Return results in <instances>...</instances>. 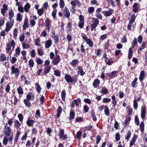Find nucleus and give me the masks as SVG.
I'll return each mask as SVG.
<instances>
[{
    "instance_id": "nucleus-49",
    "label": "nucleus",
    "mask_w": 147,
    "mask_h": 147,
    "mask_svg": "<svg viewBox=\"0 0 147 147\" xmlns=\"http://www.w3.org/2000/svg\"><path fill=\"white\" fill-rule=\"evenodd\" d=\"M44 11V10L43 8H42L37 10V13L39 16H40L43 14Z\"/></svg>"
},
{
    "instance_id": "nucleus-54",
    "label": "nucleus",
    "mask_w": 147,
    "mask_h": 147,
    "mask_svg": "<svg viewBox=\"0 0 147 147\" xmlns=\"http://www.w3.org/2000/svg\"><path fill=\"white\" fill-rule=\"evenodd\" d=\"M40 41V38H37L35 40V45L37 46H40L39 43Z\"/></svg>"
},
{
    "instance_id": "nucleus-55",
    "label": "nucleus",
    "mask_w": 147,
    "mask_h": 147,
    "mask_svg": "<svg viewBox=\"0 0 147 147\" xmlns=\"http://www.w3.org/2000/svg\"><path fill=\"white\" fill-rule=\"evenodd\" d=\"M18 9L19 12L22 13H24V8L21 5H18Z\"/></svg>"
},
{
    "instance_id": "nucleus-30",
    "label": "nucleus",
    "mask_w": 147,
    "mask_h": 147,
    "mask_svg": "<svg viewBox=\"0 0 147 147\" xmlns=\"http://www.w3.org/2000/svg\"><path fill=\"white\" fill-rule=\"evenodd\" d=\"M51 69V67L49 65H47L44 68V73L45 74H47L48 73L50 70Z\"/></svg>"
},
{
    "instance_id": "nucleus-14",
    "label": "nucleus",
    "mask_w": 147,
    "mask_h": 147,
    "mask_svg": "<svg viewBox=\"0 0 147 147\" xmlns=\"http://www.w3.org/2000/svg\"><path fill=\"white\" fill-rule=\"evenodd\" d=\"M26 99L28 100H33L35 98V95L34 94L32 93L29 92L28 94L26 96Z\"/></svg>"
},
{
    "instance_id": "nucleus-57",
    "label": "nucleus",
    "mask_w": 147,
    "mask_h": 147,
    "mask_svg": "<svg viewBox=\"0 0 147 147\" xmlns=\"http://www.w3.org/2000/svg\"><path fill=\"white\" fill-rule=\"evenodd\" d=\"M138 80V78H135L134 80L132 82L131 85V86L133 88H134L135 87V85L136 84V82Z\"/></svg>"
},
{
    "instance_id": "nucleus-6",
    "label": "nucleus",
    "mask_w": 147,
    "mask_h": 147,
    "mask_svg": "<svg viewBox=\"0 0 147 147\" xmlns=\"http://www.w3.org/2000/svg\"><path fill=\"white\" fill-rule=\"evenodd\" d=\"M59 138L60 139H62L63 140H66L67 138V135H64V129H61L60 131L59 134Z\"/></svg>"
},
{
    "instance_id": "nucleus-50",
    "label": "nucleus",
    "mask_w": 147,
    "mask_h": 147,
    "mask_svg": "<svg viewBox=\"0 0 147 147\" xmlns=\"http://www.w3.org/2000/svg\"><path fill=\"white\" fill-rule=\"evenodd\" d=\"M104 112L105 114L106 115H108L109 114V109L107 106H106L105 107Z\"/></svg>"
},
{
    "instance_id": "nucleus-32",
    "label": "nucleus",
    "mask_w": 147,
    "mask_h": 147,
    "mask_svg": "<svg viewBox=\"0 0 147 147\" xmlns=\"http://www.w3.org/2000/svg\"><path fill=\"white\" fill-rule=\"evenodd\" d=\"M62 108L61 106H59L58 107V108L57 110V113L56 115L57 117V118L59 117L60 115L62 112Z\"/></svg>"
},
{
    "instance_id": "nucleus-18",
    "label": "nucleus",
    "mask_w": 147,
    "mask_h": 147,
    "mask_svg": "<svg viewBox=\"0 0 147 147\" xmlns=\"http://www.w3.org/2000/svg\"><path fill=\"white\" fill-rule=\"evenodd\" d=\"M139 4L138 3H134L133 6V11L135 13H136L138 11Z\"/></svg>"
},
{
    "instance_id": "nucleus-7",
    "label": "nucleus",
    "mask_w": 147,
    "mask_h": 147,
    "mask_svg": "<svg viewBox=\"0 0 147 147\" xmlns=\"http://www.w3.org/2000/svg\"><path fill=\"white\" fill-rule=\"evenodd\" d=\"M146 107L145 106H142L141 109V118L144 119L146 117Z\"/></svg>"
},
{
    "instance_id": "nucleus-31",
    "label": "nucleus",
    "mask_w": 147,
    "mask_h": 147,
    "mask_svg": "<svg viewBox=\"0 0 147 147\" xmlns=\"http://www.w3.org/2000/svg\"><path fill=\"white\" fill-rule=\"evenodd\" d=\"M23 102L25 105L28 107H30L31 106V103L29 100L25 99L24 100Z\"/></svg>"
},
{
    "instance_id": "nucleus-13",
    "label": "nucleus",
    "mask_w": 147,
    "mask_h": 147,
    "mask_svg": "<svg viewBox=\"0 0 147 147\" xmlns=\"http://www.w3.org/2000/svg\"><path fill=\"white\" fill-rule=\"evenodd\" d=\"M65 78L67 82L72 83L73 82V80L69 74H65Z\"/></svg>"
},
{
    "instance_id": "nucleus-39",
    "label": "nucleus",
    "mask_w": 147,
    "mask_h": 147,
    "mask_svg": "<svg viewBox=\"0 0 147 147\" xmlns=\"http://www.w3.org/2000/svg\"><path fill=\"white\" fill-rule=\"evenodd\" d=\"M108 92V90L105 87H103L102 88L101 90V93L104 94H106Z\"/></svg>"
},
{
    "instance_id": "nucleus-22",
    "label": "nucleus",
    "mask_w": 147,
    "mask_h": 147,
    "mask_svg": "<svg viewBox=\"0 0 147 147\" xmlns=\"http://www.w3.org/2000/svg\"><path fill=\"white\" fill-rule=\"evenodd\" d=\"M100 84V81L99 79H96L94 80L93 83V85L94 88H96Z\"/></svg>"
},
{
    "instance_id": "nucleus-59",
    "label": "nucleus",
    "mask_w": 147,
    "mask_h": 147,
    "mask_svg": "<svg viewBox=\"0 0 147 147\" xmlns=\"http://www.w3.org/2000/svg\"><path fill=\"white\" fill-rule=\"evenodd\" d=\"M54 74L57 76H61V72L60 71L58 70L54 71Z\"/></svg>"
},
{
    "instance_id": "nucleus-36",
    "label": "nucleus",
    "mask_w": 147,
    "mask_h": 147,
    "mask_svg": "<svg viewBox=\"0 0 147 147\" xmlns=\"http://www.w3.org/2000/svg\"><path fill=\"white\" fill-rule=\"evenodd\" d=\"M75 112L73 111H71L70 113L69 116L70 117L69 118V120H71L72 119H73L75 117Z\"/></svg>"
},
{
    "instance_id": "nucleus-9",
    "label": "nucleus",
    "mask_w": 147,
    "mask_h": 147,
    "mask_svg": "<svg viewBox=\"0 0 147 147\" xmlns=\"http://www.w3.org/2000/svg\"><path fill=\"white\" fill-rule=\"evenodd\" d=\"M79 22L78 23V26L80 28H82L84 25V20L83 16L80 15L79 16Z\"/></svg>"
},
{
    "instance_id": "nucleus-56",
    "label": "nucleus",
    "mask_w": 147,
    "mask_h": 147,
    "mask_svg": "<svg viewBox=\"0 0 147 147\" xmlns=\"http://www.w3.org/2000/svg\"><path fill=\"white\" fill-rule=\"evenodd\" d=\"M131 133L130 131H128L127 132L126 136L125 137V139L128 140L131 136Z\"/></svg>"
},
{
    "instance_id": "nucleus-63",
    "label": "nucleus",
    "mask_w": 147,
    "mask_h": 147,
    "mask_svg": "<svg viewBox=\"0 0 147 147\" xmlns=\"http://www.w3.org/2000/svg\"><path fill=\"white\" fill-rule=\"evenodd\" d=\"M135 15L134 14L131 16V18L129 22L131 23H133L135 21Z\"/></svg>"
},
{
    "instance_id": "nucleus-29",
    "label": "nucleus",
    "mask_w": 147,
    "mask_h": 147,
    "mask_svg": "<svg viewBox=\"0 0 147 147\" xmlns=\"http://www.w3.org/2000/svg\"><path fill=\"white\" fill-rule=\"evenodd\" d=\"M7 59L6 56L3 53H1L0 55V61L2 62L5 61Z\"/></svg>"
},
{
    "instance_id": "nucleus-34",
    "label": "nucleus",
    "mask_w": 147,
    "mask_h": 147,
    "mask_svg": "<svg viewBox=\"0 0 147 147\" xmlns=\"http://www.w3.org/2000/svg\"><path fill=\"white\" fill-rule=\"evenodd\" d=\"M61 96L62 100L63 101H65L66 96V93L65 90H63L62 91L61 93Z\"/></svg>"
},
{
    "instance_id": "nucleus-17",
    "label": "nucleus",
    "mask_w": 147,
    "mask_h": 147,
    "mask_svg": "<svg viewBox=\"0 0 147 147\" xmlns=\"http://www.w3.org/2000/svg\"><path fill=\"white\" fill-rule=\"evenodd\" d=\"M113 12V10L112 9H110L108 11H106L103 12V13L105 16H110Z\"/></svg>"
},
{
    "instance_id": "nucleus-61",
    "label": "nucleus",
    "mask_w": 147,
    "mask_h": 147,
    "mask_svg": "<svg viewBox=\"0 0 147 147\" xmlns=\"http://www.w3.org/2000/svg\"><path fill=\"white\" fill-rule=\"evenodd\" d=\"M127 109V113L129 115H130L133 112V109L130 107H128Z\"/></svg>"
},
{
    "instance_id": "nucleus-35",
    "label": "nucleus",
    "mask_w": 147,
    "mask_h": 147,
    "mask_svg": "<svg viewBox=\"0 0 147 147\" xmlns=\"http://www.w3.org/2000/svg\"><path fill=\"white\" fill-rule=\"evenodd\" d=\"M132 48H130L129 50L128 54V57L129 59L131 58L132 56L133 51Z\"/></svg>"
},
{
    "instance_id": "nucleus-60",
    "label": "nucleus",
    "mask_w": 147,
    "mask_h": 147,
    "mask_svg": "<svg viewBox=\"0 0 147 147\" xmlns=\"http://www.w3.org/2000/svg\"><path fill=\"white\" fill-rule=\"evenodd\" d=\"M13 122V119L12 118L8 119L7 124L9 126L11 125Z\"/></svg>"
},
{
    "instance_id": "nucleus-27",
    "label": "nucleus",
    "mask_w": 147,
    "mask_h": 147,
    "mask_svg": "<svg viewBox=\"0 0 147 147\" xmlns=\"http://www.w3.org/2000/svg\"><path fill=\"white\" fill-rule=\"evenodd\" d=\"M18 30L16 28L14 29L13 30V37L15 40H16L17 37L18 36Z\"/></svg>"
},
{
    "instance_id": "nucleus-16",
    "label": "nucleus",
    "mask_w": 147,
    "mask_h": 147,
    "mask_svg": "<svg viewBox=\"0 0 147 147\" xmlns=\"http://www.w3.org/2000/svg\"><path fill=\"white\" fill-rule=\"evenodd\" d=\"M63 12L65 16L67 18H68L70 17V13L68 9L66 7H65Z\"/></svg>"
},
{
    "instance_id": "nucleus-41",
    "label": "nucleus",
    "mask_w": 147,
    "mask_h": 147,
    "mask_svg": "<svg viewBox=\"0 0 147 147\" xmlns=\"http://www.w3.org/2000/svg\"><path fill=\"white\" fill-rule=\"evenodd\" d=\"M137 44V39L135 38L132 41V47L131 48H134V47Z\"/></svg>"
},
{
    "instance_id": "nucleus-28",
    "label": "nucleus",
    "mask_w": 147,
    "mask_h": 147,
    "mask_svg": "<svg viewBox=\"0 0 147 147\" xmlns=\"http://www.w3.org/2000/svg\"><path fill=\"white\" fill-rule=\"evenodd\" d=\"M30 6L28 3H27L24 7V9L26 12H28L29 11Z\"/></svg>"
},
{
    "instance_id": "nucleus-3",
    "label": "nucleus",
    "mask_w": 147,
    "mask_h": 147,
    "mask_svg": "<svg viewBox=\"0 0 147 147\" xmlns=\"http://www.w3.org/2000/svg\"><path fill=\"white\" fill-rule=\"evenodd\" d=\"M92 24L91 25V30L92 31L99 24V20L96 18H92Z\"/></svg>"
},
{
    "instance_id": "nucleus-43",
    "label": "nucleus",
    "mask_w": 147,
    "mask_h": 147,
    "mask_svg": "<svg viewBox=\"0 0 147 147\" xmlns=\"http://www.w3.org/2000/svg\"><path fill=\"white\" fill-rule=\"evenodd\" d=\"M112 99V103L114 105H116L117 104V101L116 100L115 96L113 95L111 97Z\"/></svg>"
},
{
    "instance_id": "nucleus-5",
    "label": "nucleus",
    "mask_w": 147,
    "mask_h": 147,
    "mask_svg": "<svg viewBox=\"0 0 147 147\" xmlns=\"http://www.w3.org/2000/svg\"><path fill=\"white\" fill-rule=\"evenodd\" d=\"M51 21H50V19L48 18H47L45 21V26L46 27V29L49 32L50 31Z\"/></svg>"
},
{
    "instance_id": "nucleus-51",
    "label": "nucleus",
    "mask_w": 147,
    "mask_h": 147,
    "mask_svg": "<svg viewBox=\"0 0 147 147\" xmlns=\"http://www.w3.org/2000/svg\"><path fill=\"white\" fill-rule=\"evenodd\" d=\"M15 53L16 55H19L20 52V48L19 47H18L15 49Z\"/></svg>"
},
{
    "instance_id": "nucleus-33",
    "label": "nucleus",
    "mask_w": 147,
    "mask_h": 147,
    "mask_svg": "<svg viewBox=\"0 0 147 147\" xmlns=\"http://www.w3.org/2000/svg\"><path fill=\"white\" fill-rule=\"evenodd\" d=\"M35 85L37 92L38 93L40 92L41 88L40 86L39 85V84L36 83L35 84Z\"/></svg>"
},
{
    "instance_id": "nucleus-52",
    "label": "nucleus",
    "mask_w": 147,
    "mask_h": 147,
    "mask_svg": "<svg viewBox=\"0 0 147 147\" xmlns=\"http://www.w3.org/2000/svg\"><path fill=\"white\" fill-rule=\"evenodd\" d=\"M146 43L145 42H143L142 45V47H139L138 50V51H141L144 49L146 47Z\"/></svg>"
},
{
    "instance_id": "nucleus-20",
    "label": "nucleus",
    "mask_w": 147,
    "mask_h": 147,
    "mask_svg": "<svg viewBox=\"0 0 147 147\" xmlns=\"http://www.w3.org/2000/svg\"><path fill=\"white\" fill-rule=\"evenodd\" d=\"M14 127L17 129L19 128L21 125V124L17 120L15 119L14 122Z\"/></svg>"
},
{
    "instance_id": "nucleus-42",
    "label": "nucleus",
    "mask_w": 147,
    "mask_h": 147,
    "mask_svg": "<svg viewBox=\"0 0 147 147\" xmlns=\"http://www.w3.org/2000/svg\"><path fill=\"white\" fill-rule=\"evenodd\" d=\"M22 46L23 49H28L30 48V45L29 44L23 43Z\"/></svg>"
},
{
    "instance_id": "nucleus-44",
    "label": "nucleus",
    "mask_w": 147,
    "mask_h": 147,
    "mask_svg": "<svg viewBox=\"0 0 147 147\" xmlns=\"http://www.w3.org/2000/svg\"><path fill=\"white\" fill-rule=\"evenodd\" d=\"M91 116L93 120L96 121V117L93 110L92 111Z\"/></svg>"
},
{
    "instance_id": "nucleus-4",
    "label": "nucleus",
    "mask_w": 147,
    "mask_h": 147,
    "mask_svg": "<svg viewBox=\"0 0 147 147\" xmlns=\"http://www.w3.org/2000/svg\"><path fill=\"white\" fill-rule=\"evenodd\" d=\"M83 39L85 40L86 44H88L90 47H92L93 46V44L92 41L90 38H88L87 36H82Z\"/></svg>"
},
{
    "instance_id": "nucleus-10",
    "label": "nucleus",
    "mask_w": 147,
    "mask_h": 147,
    "mask_svg": "<svg viewBox=\"0 0 147 147\" xmlns=\"http://www.w3.org/2000/svg\"><path fill=\"white\" fill-rule=\"evenodd\" d=\"M60 57L59 55H56L52 61L53 65H57L60 61Z\"/></svg>"
},
{
    "instance_id": "nucleus-23",
    "label": "nucleus",
    "mask_w": 147,
    "mask_h": 147,
    "mask_svg": "<svg viewBox=\"0 0 147 147\" xmlns=\"http://www.w3.org/2000/svg\"><path fill=\"white\" fill-rule=\"evenodd\" d=\"M13 26L10 24L9 22H7L6 24V27L5 28L6 32H8L11 29Z\"/></svg>"
},
{
    "instance_id": "nucleus-25",
    "label": "nucleus",
    "mask_w": 147,
    "mask_h": 147,
    "mask_svg": "<svg viewBox=\"0 0 147 147\" xmlns=\"http://www.w3.org/2000/svg\"><path fill=\"white\" fill-rule=\"evenodd\" d=\"M79 63V61L78 59L73 60L70 63L71 65L73 67H75Z\"/></svg>"
},
{
    "instance_id": "nucleus-19",
    "label": "nucleus",
    "mask_w": 147,
    "mask_h": 147,
    "mask_svg": "<svg viewBox=\"0 0 147 147\" xmlns=\"http://www.w3.org/2000/svg\"><path fill=\"white\" fill-rule=\"evenodd\" d=\"M35 122L34 120L32 119H30L29 118L26 122V123L28 126L33 127Z\"/></svg>"
},
{
    "instance_id": "nucleus-37",
    "label": "nucleus",
    "mask_w": 147,
    "mask_h": 147,
    "mask_svg": "<svg viewBox=\"0 0 147 147\" xmlns=\"http://www.w3.org/2000/svg\"><path fill=\"white\" fill-rule=\"evenodd\" d=\"M17 91L18 94L20 95H22L24 93L23 89L20 87H19L17 89Z\"/></svg>"
},
{
    "instance_id": "nucleus-46",
    "label": "nucleus",
    "mask_w": 147,
    "mask_h": 147,
    "mask_svg": "<svg viewBox=\"0 0 147 147\" xmlns=\"http://www.w3.org/2000/svg\"><path fill=\"white\" fill-rule=\"evenodd\" d=\"M28 64L30 68H32L33 67L34 65V62L33 60L32 59H31L29 61Z\"/></svg>"
},
{
    "instance_id": "nucleus-47",
    "label": "nucleus",
    "mask_w": 147,
    "mask_h": 147,
    "mask_svg": "<svg viewBox=\"0 0 147 147\" xmlns=\"http://www.w3.org/2000/svg\"><path fill=\"white\" fill-rule=\"evenodd\" d=\"M144 122H141L140 125V127L141 131L143 133L144 131Z\"/></svg>"
},
{
    "instance_id": "nucleus-58",
    "label": "nucleus",
    "mask_w": 147,
    "mask_h": 147,
    "mask_svg": "<svg viewBox=\"0 0 147 147\" xmlns=\"http://www.w3.org/2000/svg\"><path fill=\"white\" fill-rule=\"evenodd\" d=\"M107 1L108 2L109 4H110L113 7H115L116 6L114 1L113 0H107Z\"/></svg>"
},
{
    "instance_id": "nucleus-45",
    "label": "nucleus",
    "mask_w": 147,
    "mask_h": 147,
    "mask_svg": "<svg viewBox=\"0 0 147 147\" xmlns=\"http://www.w3.org/2000/svg\"><path fill=\"white\" fill-rule=\"evenodd\" d=\"M94 7H88L87 11L89 13H91L94 12Z\"/></svg>"
},
{
    "instance_id": "nucleus-48",
    "label": "nucleus",
    "mask_w": 147,
    "mask_h": 147,
    "mask_svg": "<svg viewBox=\"0 0 147 147\" xmlns=\"http://www.w3.org/2000/svg\"><path fill=\"white\" fill-rule=\"evenodd\" d=\"M18 117L19 118L20 121L21 122H22L23 121L24 117L21 113H19L18 115Z\"/></svg>"
},
{
    "instance_id": "nucleus-1",
    "label": "nucleus",
    "mask_w": 147,
    "mask_h": 147,
    "mask_svg": "<svg viewBox=\"0 0 147 147\" xmlns=\"http://www.w3.org/2000/svg\"><path fill=\"white\" fill-rule=\"evenodd\" d=\"M15 42L12 39L9 41V43L7 44L6 47V51L7 53L9 54V56L11 54V52H10L11 47H12L13 49H14L15 47Z\"/></svg>"
},
{
    "instance_id": "nucleus-2",
    "label": "nucleus",
    "mask_w": 147,
    "mask_h": 147,
    "mask_svg": "<svg viewBox=\"0 0 147 147\" xmlns=\"http://www.w3.org/2000/svg\"><path fill=\"white\" fill-rule=\"evenodd\" d=\"M11 75L15 74V76L16 78H18L20 72L18 68L15 67V65H12L11 67Z\"/></svg>"
},
{
    "instance_id": "nucleus-24",
    "label": "nucleus",
    "mask_w": 147,
    "mask_h": 147,
    "mask_svg": "<svg viewBox=\"0 0 147 147\" xmlns=\"http://www.w3.org/2000/svg\"><path fill=\"white\" fill-rule=\"evenodd\" d=\"M117 73L118 72L117 71H112L111 73L109 74V78L111 79L114 78L117 76Z\"/></svg>"
},
{
    "instance_id": "nucleus-12",
    "label": "nucleus",
    "mask_w": 147,
    "mask_h": 147,
    "mask_svg": "<svg viewBox=\"0 0 147 147\" xmlns=\"http://www.w3.org/2000/svg\"><path fill=\"white\" fill-rule=\"evenodd\" d=\"M30 26L28 23V19L27 17H26L24 20V21L23 25V29L25 30L26 28H29Z\"/></svg>"
},
{
    "instance_id": "nucleus-53",
    "label": "nucleus",
    "mask_w": 147,
    "mask_h": 147,
    "mask_svg": "<svg viewBox=\"0 0 147 147\" xmlns=\"http://www.w3.org/2000/svg\"><path fill=\"white\" fill-rule=\"evenodd\" d=\"M36 55V53L35 50L34 49H32L30 52V56L32 57H35Z\"/></svg>"
},
{
    "instance_id": "nucleus-26",
    "label": "nucleus",
    "mask_w": 147,
    "mask_h": 147,
    "mask_svg": "<svg viewBox=\"0 0 147 147\" xmlns=\"http://www.w3.org/2000/svg\"><path fill=\"white\" fill-rule=\"evenodd\" d=\"M22 15L20 13H18L16 15V20L19 22H21L22 19Z\"/></svg>"
},
{
    "instance_id": "nucleus-11",
    "label": "nucleus",
    "mask_w": 147,
    "mask_h": 147,
    "mask_svg": "<svg viewBox=\"0 0 147 147\" xmlns=\"http://www.w3.org/2000/svg\"><path fill=\"white\" fill-rule=\"evenodd\" d=\"M77 69L78 70V74L80 76H83L85 74V73L84 71L83 67L82 66H79L77 67Z\"/></svg>"
},
{
    "instance_id": "nucleus-64",
    "label": "nucleus",
    "mask_w": 147,
    "mask_h": 147,
    "mask_svg": "<svg viewBox=\"0 0 147 147\" xmlns=\"http://www.w3.org/2000/svg\"><path fill=\"white\" fill-rule=\"evenodd\" d=\"M8 142V140L7 138L6 137H5L3 140V144L5 145H6Z\"/></svg>"
},
{
    "instance_id": "nucleus-21",
    "label": "nucleus",
    "mask_w": 147,
    "mask_h": 147,
    "mask_svg": "<svg viewBox=\"0 0 147 147\" xmlns=\"http://www.w3.org/2000/svg\"><path fill=\"white\" fill-rule=\"evenodd\" d=\"M52 41L51 40H48L46 42L45 44L46 49H48L50 48L51 46Z\"/></svg>"
},
{
    "instance_id": "nucleus-40",
    "label": "nucleus",
    "mask_w": 147,
    "mask_h": 147,
    "mask_svg": "<svg viewBox=\"0 0 147 147\" xmlns=\"http://www.w3.org/2000/svg\"><path fill=\"white\" fill-rule=\"evenodd\" d=\"M14 15L13 11L12 9H9V19L12 18L13 17Z\"/></svg>"
},
{
    "instance_id": "nucleus-62",
    "label": "nucleus",
    "mask_w": 147,
    "mask_h": 147,
    "mask_svg": "<svg viewBox=\"0 0 147 147\" xmlns=\"http://www.w3.org/2000/svg\"><path fill=\"white\" fill-rule=\"evenodd\" d=\"M134 102V109H136L138 108V103L136 100H134L133 101Z\"/></svg>"
},
{
    "instance_id": "nucleus-38",
    "label": "nucleus",
    "mask_w": 147,
    "mask_h": 147,
    "mask_svg": "<svg viewBox=\"0 0 147 147\" xmlns=\"http://www.w3.org/2000/svg\"><path fill=\"white\" fill-rule=\"evenodd\" d=\"M105 62L107 63V64L109 65H111L113 63V61L112 60V59H106L105 60Z\"/></svg>"
},
{
    "instance_id": "nucleus-8",
    "label": "nucleus",
    "mask_w": 147,
    "mask_h": 147,
    "mask_svg": "<svg viewBox=\"0 0 147 147\" xmlns=\"http://www.w3.org/2000/svg\"><path fill=\"white\" fill-rule=\"evenodd\" d=\"M4 128L5 129V131L4 132L5 135L7 137L9 136L11 134V129L7 125H5L4 126Z\"/></svg>"
},
{
    "instance_id": "nucleus-15",
    "label": "nucleus",
    "mask_w": 147,
    "mask_h": 147,
    "mask_svg": "<svg viewBox=\"0 0 147 147\" xmlns=\"http://www.w3.org/2000/svg\"><path fill=\"white\" fill-rule=\"evenodd\" d=\"M146 74V73L144 70H142L140 72L139 77V79L140 81H142L143 80Z\"/></svg>"
}]
</instances>
